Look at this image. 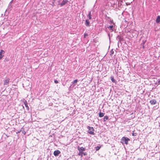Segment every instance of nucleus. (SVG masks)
Segmentation results:
<instances>
[{
	"instance_id": "1",
	"label": "nucleus",
	"mask_w": 160,
	"mask_h": 160,
	"mask_svg": "<svg viewBox=\"0 0 160 160\" xmlns=\"http://www.w3.org/2000/svg\"><path fill=\"white\" fill-rule=\"evenodd\" d=\"M130 140V139L129 138L123 137L121 138V142L122 144L125 143L127 145L128 143V141Z\"/></svg>"
},
{
	"instance_id": "2",
	"label": "nucleus",
	"mask_w": 160,
	"mask_h": 160,
	"mask_svg": "<svg viewBox=\"0 0 160 160\" xmlns=\"http://www.w3.org/2000/svg\"><path fill=\"white\" fill-rule=\"evenodd\" d=\"M87 128L88 129V133L94 135V129L93 127H91L90 126H88Z\"/></svg>"
},
{
	"instance_id": "3",
	"label": "nucleus",
	"mask_w": 160,
	"mask_h": 160,
	"mask_svg": "<svg viewBox=\"0 0 160 160\" xmlns=\"http://www.w3.org/2000/svg\"><path fill=\"white\" fill-rule=\"evenodd\" d=\"M5 52L3 50H1L0 51V60L4 56V54Z\"/></svg>"
},
{
	"instance_id": "4",
	"label": "nucleus",
	"mask_w": 160,
	"mask_h": 160,
	"mask_svg": "<svg viewBox=\"0 0 160 160\" xmlns=\"http://www.w3.org/2000/svg\"><path fill=\"white\" fill-rule=\"evenodd\" d=\"M60 153L61 152L59 150H57L54 152L53 154L55 156H58Z\"/></svg>"
},
{
	"instance_id": "5",
	"label": "nucleus",
	"mask_w": 160,
	"mask_h": 160,
	"mask_svg": "<svg viewBox=\"0 0 160 160\" xmlns=\"http://www.w3.org/2000/svg\"><path fill=\"white\" fill-rule=\"evenodd\" d=\"M68 2V0H63L60 5L61 6H62Z\"/></svg>"
},
{
	"instance_id": "6",
	"label": "nucleus",
	"mask_w": 160,
	"mask_h": 160,
	"mask_svg": "<svg viewBox=\"0 0 160 160\" xmlns=\"http://www.w3.org/2000/svg\"><path fill=\"white\" fill-rule=\"evenodd\" d=\"M3 82L4 85H8L9 82V79L8 78H7L6 80H4Z\"/></svg>"
},
{
	"instance_id": "7",
	"label": "nucleus",
	"mask_w": 160,
	"mask_h": 160,
	"mask_svg": "<svg viewBox=\"0 0 160 160\" xmlns=\"http://www.w3.org/2000/svg\"><path fill=\"white\" fill-rule=\"evenodd\" d=\"M150 102L151 104L154 105L156 104L157 101L155 99H152L151 100Z\"/></svg>"
},
{
	"instance_id": "8",
	"label": "nucleus",
	"mask_w": 160,
	"mask_h": 160,
	"mask_svg": "<svg viewBox=\"0 0 160 160\" xmlns=\"http://www.w3.org/2000/svg\"><path fill=\"white\" fill-rule=\"evenodd\" d=\"M24 104L25 106L26 107V109H27V110H29V108L28 106V103H27V102L26 101H25L24 102Z\"/></svg>"
},
{
	"instance_id": "9",
	"label": "nucleus",
	"mask_w": 160,
	"mask_h": 160,
	"mask_svg": "<svg viewBox=\"0 0 160 160\" xmlns=\"http://www.w3.org/2000/svg\"><path fill=\"white\" fill-rule=\"evenodd\" d=\"M78 149L79 152H82L85 150V149L83 147L79 148V147H78Z\"/></svg>"
},
{
	"instance_id": "10",
	"label": "nucleus",
	"mask_w": 160,
	"mask_h": 160,
	"mask_svg": "<svg viewBox=\"0 0 160 160\" xmlns=\"http://www.w3.org/2000/svg\"><path fill=\"white\" fill-rule=\"evenodd\" d=\"M82 154H83L85 156L86 155V154L82 152H79V153H78V155L79 156H81L82 157Z\"/></svg>"
},
{
	"instance_id": "11",
	"label": "nucleus",
	"mask_w": 160,
	"mask_h": 160,
	"mask_svg": "<svg viewBox=\"0 0 160 160\" xmlns=\"http://www.w3.org/2000/svg\"><path fill=\"white\" fill-rule=\"evenodd\" d=\"M156 22L157 23H158L160 22V16H158L156 20Z\"/></svg>"
},
{
	"instance_id": "12",
	"label": "nucleus",
	"mask_w": 160,
	"mask_h": 160,
	"mask_svg": "<svg viewBox=\"0 0 160 160\" xmlns=\"http://www.w3.org/2000/svg\"><path fill=\"white\" fill-rule=\"evenodd\" d=\"M111 80L112 81L114 82L115 83L116 82V80H115L114 78V77L113 76H112L110 77Z\"/></svg>"
},
{
	"instance_id": "13",
	"label": "nucleus",
	"mask_w": 160,
	"mask_h": 160,
	"mask_svg": "<svg viewBox=\"0 0 160 160\" xmlns=\"http://www.w3.org/2000/svg\"><path fill=\"white\" fill-rule=\"evenodd\" d=\"M85 24V25L87 26H89L90 22L88 21V20H86Z\"/></svg>"
},
{
	"instance_id": "14",
	"label": "nucleus",
	"mask_w": 160,
	"mask_h": 160,
	"mask_svg": "<svg viewBox=\"0 0 160 160\" xmlns=\"http://www.w3.org/2000/svg\"><path fill=\"white\" fill-rule=\"evenodd\" d=\"M113 26L112 25L109 26L108 27V28H110V30H111L112 32L113 31Z\"/></svg>"
},
{
	"instance_id": "15",
	"label": "nucleus",
	"mask_w": 160,
	"mask_h": 160,
	"mask_svg": "<svg viewBox=\"0 0 160 160\" xmlns=\"http://www.w3.org/2000/svg\"><path fill=\"white\" fill-rule=\"evenodd\" d=\"M108 116H105L103 118V120L104 121H106L108 119Z\"/></svg>"
},
{
	"instance_id": "16",
	"label": "nucleus",
	"mask_w": 160,
	"mask_h": 160,
	"mask_svg": "<svg viewBox=\"0 0 160 160\" xmlns=\"http://www.w3.org/2000/svg\"><path fill=\"white\" fill-rule=\"evenodd\" d=\"M104 113L102 112H100L99 113V117H102L104 116Z\"/></svg>"
},
{
	"instance_id": "17",
	"label": "nucleus",
	"mask_w": 160,
	"mask_h": 160,
	"mask_svg": "<svg viewBox=\"0 0 160 160\" xmlns=\"http://www.w3.org/2000/svg\"><path fill=\"white\" fill-rule=\"evenodd\" d=\"M100 148H101V147L99 146H98L96 147H95V149L97 151L98 150L100 149Z\"/></svg>"
},
{
	"instance_id": "18",
	"label": "nucleus",
	"mask_w": 160,
	"mask_h": 160,
	"mask_svg": "<svg viewBox=\"0 0 160 160\" xmlns=\"http://www.w3.org/2000/svg\"><path fill=\"white\" fill-rule=\"evenodd\" d=\"M88 18L89 19H92V15L90 12L88 15Z\"/></svg>"
},
{
	"instance_id": "19",
	"label": "nucleus",
	"mask_w": 160,
	"mask_h": 160,
	"mask_svg": "<svg viewBox=\"0 0 160 160\" xmlns=\"http://www.w3.org/2000/svg\"><path fill=\"white\" fill-rule=\"evenodd\" d=\"M114 51L113 49H112L110 51L111 55L112 56L114 54Z\"/></svg>"
},
{
	"instance_id": "20",
	"label": "nucleus",
	"mask_w": 160,
	"mask_h": 160,
	"mask_svg": "<svg viewBox=\"0 0 160 160\" xmlns=\"http://www.w3.org/2000/svg\"><path fill=\"white\" fill-rule=\"evenodd\" d=\"M78 82V80L77 79H76L75 80H74L72 82V83H77Z\"/></svg>"
},
{
	"instance_id": "21",
	"label": "nucleus",
	"mask_w": 160,
	"mask_h": 160,
	"mask_svg": "<svg viewBox=\"0 0 160 160\" xmlns=\"http://www.w3.org/2000/svg\"><path fill=\"white\" fill-rule=\"evenodd\" d=\"M132 135L133 136H136L137 135V133H134V132H133V133H132Z\"/></svg>"
},
{
	"instance_id": "22",
	"label": "nucleus",
	"mask_w": 160,
	"mask_h": 160,
	"mask_svg": "<svg viewBox=\"0 0 160 160\" xmlns=\"http://www.w3.org/2000/svg\"><path fill=\"white\" fill-rule=\"evenodd\" d=\"M88 36V35L87 33H84V38H85L86 37Z\"/></svg>"
},
{
	"instance_id": "23",
	"label": "nucleus",
	"mask_w": 160,
	"mask_h": 160,
	"mask_svg": "<svg viewBox=\"0 0 160 160\" xmlns=\"http://www.w3.org/2000/svg\"><path fill=\"white\" fill-rule=\"evenodd\" d=\"M54 82L55 83H58V81L56 80H54Z\"/></svg>"
},
{
	"instance_id": "24",
	"label": "nucleus",
	"mask_w": 160,
	"mask_h": 160,
	"mask_svg": "<svg viewBox=\"0 0 160 160\" xmlns=\"http://www.w3.org/2000/svg\"><path fill=\"white\" fill-rule=\"evenodd\" d=\"M157 83H158V84H160V79L159 80H158Z\"/></svg>"
},
{
	"instance_id": "25",
	"label": "nucleus",
	"mask_w": 160,
	"mask_h": 160,
	"mask_svg": "<svg viewBox=\"0 0 160 160\" xmlns=\"http://www.w3.org/2000/svg\"><path fill=\"white\" fill-rule=\"evenodd\" d=\"M115 73L117 74V73H118V72H117L116 71H115Z\"/></svg>"
},
{
	"instance_id": "26",
	"label": "nucleus",
	"mask_w": 160,
	"mask_h": 160,
	"mask_svg": "<svg viewBox=\"0 0 160 160\" xmlns=\"http://www.w3.org/2000/svg\"><path fill=\"white\" fill-rule=\"evenodd\" d=\"M20 132V131H18V133H19V132Z\"/></svg>"
}]
</instances>
